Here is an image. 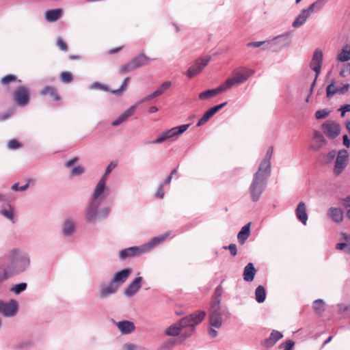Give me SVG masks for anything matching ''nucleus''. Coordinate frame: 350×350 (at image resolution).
Here are the masks:
<instances>
[{"mask_svg": "<svg viewBox=\"0 0 350 350\" xmlns=\"http://www.w3.org/2000/svg\"><path fill=\"white\" fill-rule=\"evenodd\" d=\"M109 174L106 172L97 183L90 199L88 206L85 213V217L88 221L94 222L98 219H106L111 212L109 206H105L99 210L102 202L107 197L106 180Z\"/></svg>", "mask_w": 350, "mask_h": 350, "instance_id": "f257e3e1", "label": "nucleus"}, {"mask_svg": "<svg viewBox=\"0 0 350 350\" xmlns=\"http://www.w3.org/2000/svg\"><path fill=\"white\" fill-rule=\"evenodd\" d=\"M3 259L12 275L25 271L30 264L28 255L16 249L12 250L10 254Z\"/></svg>", "mask_w": 350, "mask_h": 350, "instance_id": "f03ea898", "label": "nucleus"}, {"mask_svg": "<svg viewBox=\"0 0 350 350\" xmlns=\"http://www.w3.org/2000/svg\"><path fill=\"white\" fill-rule=\"evenodd\" d=\"M269 176L270 175H267L265 172L259 170L254 173L249 188V193L252 202H256L260 200L265 190Z\"/></svg>", "mask_w": 350, "mask_h": 350, "instance_id": "7ed1b4c3", "label": "nucleus"}, {"mask_svg": "<svg viewBox=\"0 0 350 350\" xmlns=\"http://www.w3.org/2000/svg\"><path fill=\"white\" fill-rule=\"evenodd\" d=\"M254 73L253 70L245 67L237 68L233 71V77L227 79L224 84L227 90L230 89L234 85H238L245 82Z\"/></svg>", "mask_w": 350, "mask_h": 350, "instance_id": "20e7f679", "label": "nucleus"}, {"mask_svg": "<svg viewBox=\"0 0 350 350\" xmlns=\"http://www.w3.org/2000/svg\"><path fill=\"white\" fill-rule=\"evenodd\" d=\"M153 247V238L145 244L139 246L130 247L124 250H122L119 253V258L121 260H124L129 258L141 256L150 252Z\"/></svg>", "mask_w": 350, "mask_h": 350, "instance_id": "39448f33", "label": "nucleus"}, {"mask_svg": "<svg viewBox=\"0 0 350 350\" xmlns=\"http://www.w3.org/2000/svg\"><path fill=\"white\" fill-rule=\"evenodd\" d=\"M190 125V124H182L163 131L154 139V144H161L167 140L170 142L176 140L180 135L188 129Z\"/></svg>", "mask_w": 350, "mask_h": 350, "instance_id": "423d86ee", "label": "nucleus"}, {"mask_svg": "<svg viewBox=\"0 0 350 350\" xmlns=\"http://www.w3.org/2000/svg\"><path fill=\"white\" fill-rule=\"evenodd\" d=\"M206 312L203 310H196L194 312L184 317L178 321L182 329L195 327L200 324L205 318Z\"/></svg>", "mask_w": 350, "mask_h": 350, "instance_id": "0eeeda50", "label": "nucleus"}, {"mask_svg": "<svg viewBox=\"0 0 350 350\" xmlns=\"http://www.w3.org/2000/svg\"><path fill=\"white\" fill-rule=\"evenodd\" d=\"M148 59L143 54H141L134 58H133L130 62L126 63L122 65L120 68V72L122 74H125L129 72H131L139 67L146 65L148 64Z\"/></svg>", "mask_w": 350, "mask_h": 350, "instance_id": "6e6552de", "label": "nucleus"}, {"mask_svg": "<svg viewBox=\"0 0 350 350\" xmlns=\"http://www.w3.org/2000/svg\"><path fill=\"white\" fill-rule=\"evenodd\" d=\"M211 60V56L198 58L194 64L191 65L186 72V75L189 79L201 73Z\"/></svg>", "mask_w": 350, "mask_h": 350, "instance_id": "1a4fd4ad", "label": "nucleus"}, {"mask_svg": "<svg viewBox=\"0 0 350 350\" xmlns=\"http://www.w3.org/2000/svg\"><path fill=\"white\" fill-rule=\"evenodd\" d=\"M323 62V52L320 49H316L312 55L311 62L310 64V68L316 72V77L313 81L310 87V94L312 92L313 88L316 83V79L321 72Z\"/></svg>", "mask_w": 350, "mask_h": 350, "instance_id": "9d476101", "label": "nucleus"}, {"mask_svg": "<svg viewBox=\"0 0 350 350\" xmlns=\"http://www.w3.org/2000/svg\"><path fill=\"white\" fill-rule=\"evenodd\" d=\"M349 153L346 149L339 150L334 167L335 176L340 175L347 165Z\"/></svg>", "mask_w": 350, "mask_h": 350, "instance_id": "9b49d317", "label": "nucleus"}, {"mask_svg": "<svg viewBox=\"0 0 350 350\" xmlns=\"http://www.w3.org/2000/svg\"><path fill=\"white\" fill-rule=\"evenodd\" d=\"M18 309V302L11 299L8 302L0 301V314L5 317H14L16 314Z\"/></svg>", "mask_w": 350, "mask_h": 350, "instance_id": "f8f14e48", "label": "nucleus"}, {"mask_svg": "<svg viewBox=\"0 0 350 350\" xmlns=\"http://www.w3.org/2000/svg\"><path fill=\"white\" fill-rule=\"evenodd\" d=\"M15 103L19 106H25L29 102V90L26 86L16 88L14 94Z\"/></svg>", "mask_w": 350, "mask_h": 350, "instance_id": "ddd939ff", "label": "nucleus"}, {"mask_svg": "<svg viewBox=\"0 0 350 350\" xmlns=\"http://www.w3.org/2000/svg\"><path fill=\"white\" fill-rule=\"evenodd\" d=\"M152 96H153V94H150L144 100L139 101L135 105H134L131 106V107H129L128 109H126L125 111H124L122 113H121L117 119L113 120L111 122V125L114 126H118L121 123L126 121L135 113V111L136 110V108H137V106L139 104H140L141 103L144 102V101L150 99Z\"/></svg>", "mask_w": 350, "mask_h": 350, "instance_id": "4468645a", "label": "nucleus"}, {"mask_svg": "<svg viewBox=\"0 0 350 350\" xmlns=\"http://www.w3.org/2000/svg\"><path fill=\"white\" fill-rule=\"evenodd\" d=\"M322 129L327 137L332 139L337 137L340 133L339 124L329 121L322 124Z\"/></svg>", "mask_w": 350, "mask_h": 350, "instance_id": "2eb2a0df", "label": "nucleus"}, {"mask_svg": "<svg viewBox=\"0 0 350 350\" xmlns=\"http://www.w3.org/2000/svg\"><path fill=\"white\" fill-rule=\"evenodd\" d=\"M273 154V147L271 146L267 150L265 158L262 159L260 165L258 167V170L265 172L267 175H271V159Z\"/></svg>", "mask_w": 350, "mask_h": 350, "instance_id": "dca6fc26", "label": "nucleus"}, {"mask_svg": "<svg viewBox=\"0 0 350 350\" xmlns=\"http://www.w3.org/2000/svg\"><path fill=\"white\" fill-rule=\"evenodd\" d=\"M227 89L225 87L224 84L222 83L216 88L214 89H209L207 90H205L204 92H202L199 94L198 98L201 100H204L206 99H209L211 98H213L218 95L219 94L226 91Z\"/></svg>", "mask_w": 350, "mask_h": 350, "instance_id": "f3484780", "label": "nucleus"}, {"mask_svg": "<svg viewBox=\"0 0 350 350\" xmlns=\"http://www.w3.org/2000/svg\"><path fill=\"white\" fill-rule=\"evenodd\" d=\"M221 308H211L209 314V324L211 327L215 328L221 327L222 325V317L221 314Z\"/></svg>", "mask_w": 350, "mask_h": 350, "instance_id": "a211bd4d", "label": "nucleus"}, {"mask_svg": "<svg viewBox=\"0 0 350 350\" xmlns=\"http://www.w3.org/2000/svg\"><path fill=\"white\" fill-rule=\"evenodd\" d=\"M282 338L283 334L280 332L273 330L271 332L269 336L262 342V345L266 348H271L273 347L275 344Z\"/></svg>", "mask_w": 350, "mask_h": 350, "instance_id": "6ab92c4d", "label": "nucleus"}, {"mask_svg": "<svg viewBox=\"0 0 350 350\" xmlns=\"http://www.w3.org/2000/svg\"><path fill=\"white\" fill-rule=\"evenodd\" d=\"M131 272L132 269L130 268L124 269L116 273L111 280L119 287L126 281Z\"/></svg>", "mask_w": 350, "mask_h": 350, "instance_id": "aec40b11", "label": "nucleus"}, {"mask_svg": "<svg viewBox=\"0 0 350 350\" xmlns=\"http://www.w3.org/2000/svg\"><path fill=\"white\" fill-rule=\"evenodd\" d=\"M222 282L223 281H221V284L215 288L214 293L212 295L211 304V308H221L220 303L223 293V288L221 286Z\"/></svg>", "mask_w": 350, "mask_h": 350, "instance_id": "412c9836", "label": "nucleus"}, {"mask_svg": "<svg viewBox=\"0 0 350 350\" xmlns=\"http://www.w3.org/2000/svg\"><path fill=\"white\" fill-rule=\"evenodd\" d=\"M313 139L314 142L311 144L310 149L314 151L319 150L326 144V140L320 131H314Z\"/></svg>", "mask_w": 350, "mask_h": 350, "instance_id": "4be33fe9", "label": "nucleus"}, {"mask_svg": "<svg viewBox=\"0 0 350 350\" xmlns=\"http://www.w3.org/2000/svg\"><path fill=\"white\" fill-rule=\"evenodd\" d=\"M327 216L335 223H341L343 220V211L340 208L330 207L327 211Z\"/></svg>", "mask_w": 350, "mask_h": 350, "instance_id": "5701e85b", "label": "nucleus"}, {"mask_svg": "<svg viewBox=\"0 0 350 350\" xmlns=\"http://www.w3.org/2000/svg\"><path fill=\"white\" fill-rule=\"evenodd\" d=\"M141 277H137L132 282H131L129 286L126 288L124 291V294L127 297H131L134 295L140 288L141 287Z\"/></svg>", "mask_w": 350, "mask_h": 350, "instance_id": "b1692460", "label": "nucleus"}, {"mask_svg": "<svg viewBox=\"0 0 350 350\" xmlns=\"http://www.w3.org/2000/svg\"><path fill=\"white\" fill-rule=\"evenodd\" d=\"M295 214L297 219L301 221L304 225L306 224L308 215L306 213V204L304 202H300L295 210Z\"/></svg>", "mask_w": 350, "mask_h": 350, "instance_id": "393cba45", "label": "nucleus"}, {"mask_svg": "<svg viewBox=\"0 0 350 350\" xmlns=\"http://www.w3.org/2000/svg\"><path fill=\"white\" fill-rule=\"evenodd\" d=\"M256 273V269H255L253 263L249 262L243 269V280L246 282H252L254 279L255 275Z\"/></svg>", "mask_w": 350, "mask_h": 350, "instance_id": "a878e982", "label": "nucleus"}, {"mask_svg": "<svg viewBox=\"0 0 350 350\" xmlns=\"http://www.w3.org/2000/svg\"><path fill=\"white\" fill-rule=\"evenodd\" d=\"M62 9L49 10L45 13V19L49 23H53L58 21L62 16Z\"/></svg>", "mask_w": 350, "mask_h": 350, "instance_id": "bb28decb", "label": "nucleus"}, {"mask_svg": "<svg viewBox=\"0 0 350 350\" xmlns=\"http://www.w3.org/2000/svg\"><path fill=\"white\" fill-rule=\"evenodd\" d=\"M118 286L112 280L109 284L100 289V295L102 298H105L110 295L117 292Z\"/></svg>", "mask_w": 350, "mask_h": 350, "instance_id": "cd10ccee", "label": "nucleus"}, {"mask_svg": "<svg viewBox=\"0 0 350 350\" xmlns=\"http://www.w3.org/2000/svg\"><path fill=\"white\" fill-rule=\"evenodd\" d=\"M120 331L124 334L131 333L135 329V325L129 321H122L116 323Z\"/></svg>", "mask_w": 350, "mask_h": 350, "instance_id": "c85d7f7f", "label": "nucleus"}, {"mask_svg": "<svg viewBox=\"0 0 350 350\" xmlns=\"http://www.w3.org/2000/svg\"><path fill=\"white\" fill-rule=\"evenodd\" d=\"M75 230V222L73 219L68 218L62 224V232L64 236H70Z\"/></svg>", "mask_w": 350, "mask_h": 350, "instance_id": "c756f323", "label": "nucleus"}, {"mask_svg": "<svg viewBox=\"0 0 350 350\" xmlns=\"http://www.w3.org/2000/svg\"><path fill=\"white\" fill-rule=\"evenodd\" d=\"M12 273L8 270V267L3 260V259L0 260V283L5 281L8 278L12 276Z\"/></svg>", "mask_w": 350, "mask_h": 350, "instance_id": "7c9ffc66", "label": "nucleus"}, {"mask_svg": "<svg viewBox=\"0 0 350 350\" xmlns=\"http://www.w3.org/2000/svg\"><path fill=\"white\" fill-rule=\"evenodd\" d=\"M309 16H310L309 14H308V12L306 10H302L300 14L295 18L292 24V26L295 28L301 27L305 23Z\"/></svg>", "mask_w": 350, "mask_h": 350, "instance_id": "2f4dec72", "label": "nucleus"}, {"mask_svg": "<svg viewBox=\"0 0 350 350\" xmlns=\"http://www.w3.org/2000/svg\"><path fill=\"white\" fill-rule=\"evenodd\" d=\"M250 234V224L245 225L239 231L237 235L238 240L241 244H243Z\"/></svg>", "mask_w": 350, "mask_h": 350, "instance_id": "473e14b6", "label": "nucleus"}, {"mask_svg": "<svg viewBox=\"0 0 350 350\" xmlns=\"http://www.w3.org/2000/svg\"><path fill=\"white\" fill-rule=\"evenodd\" d=\"M42 96L50 95L55 101H59L60 98L55 88L52 86H46L40 92Z\"/></svg>", "mask_w": 350, "mask_h": 350, "instance_id": "72a5a7b5", "label": "nucleus"}, {"mask_svg": "<svg viewBox=\"0 0 350 350\" xmlns=\"http://www.w3.org/2000/svg\"><path fill=\"white\" fill-rule=\"evenodd\" d=\"M291 33L286 32L284 34L278 36L273 39V41L278 42L280 44L281 47H285L290 44L291 39H290Z\"/></svg>", "mask_w": 350, "mask_h": 350, "instance_id": "f704fd0d", "label": "nucleus"}, {"mask_svg": "<svg viewBox=\"0 0 350 350\" xmlns=\"http://www.w3.org/2000/svg\"><path fill=\"white\" fill-rule=\"evenodd\" d=\"M183 329L180 326L178 322H176L175 323H173L170 327H168L165 331V333L167 336H177L180 334V332Z\"/></svg>", "mask_w": 350, "mask_h": 350, "instance_id": "c9c22d12", "label": "nucleus"}, {"mask_svg": "<svg viewBox=\"0 0 350 350\" xmlns=\"http://www.w3.org/2000/svg\"><path fill=\"white\" fill-rule=\"evenodd\" d=\"M255 299L256 301L261 304L265 301L266 299V290L262 285H259L255 291Z\"/></svg>", "mask_w": 350, "mask_h": 350, "instance_id": "e433bc0d", "label": "nucleus"}, {"mask_svg": "<svg viewBox=\"0 0 350 350\" xmlns=\"http://www.w3.org/2000/svg\"><path fill=\"white\" fill-rule=\"evenodd\" d=\"M217 112L213 110L211 107L208 109L202 116V117L199 120V121L196 124V126H201L206 124L208 120L213 116Z\"/></svg>", "mask_w": 350, "mask_h": 350, "instance_id": "4c0bfd02", "label": "nucleus"}, {"mask_svg": "<svg viewBox=\"0 0 350 350\" xmlns=\"http://www.w3.org/2000/svg\"><path fill=\"white\" fill-rule=\"evenodd\" d=\"M342 235L345 242L338 243L336 246V248L339 250H342L345 248H347V253L350 254V235L345 233H343Z\"/></svg>", "mask_w": 350, "mask_h": 350, "instance_id": "58836bf2", "label": "nucleus"}, {"mask_svg": "<svg viewBox=\"0 0 350 350\" xmlns=\"http://www.w3.org/2000/svg\"><path fill=\"white\" fill-rule=\"evenodd\" d=\"M312 308L314 312L321 315L325 311V302L321 299H318L314 301Z\"/></svg>", "mask_w": 350, "mask_h": 350, "instance_id": "ea45409f", "label": "nucleus"}, {"mask_svg": "<svg viewBox=\"0 0 350 350\" xmlns=\"http://www.w3.org/2000/svg\"><path fill=\"white\" fill-rule=\"evenodd\" d=\"M178 338H169L166 341H165L160 347L161 349L164 350H172L175 345L179 343Z\"/></svg>", "mask_w": 350, "mask_h": 350, "instance_id": "a19ab883", "label": "nucleus"}, {"mask_svg": "<svg viewBox=\"0 0 350 350\" xmlns=\"http://www.w3.org/2000/svg\"><path fill=\"white\" fill-rule=\"evenodd\" d=\"M336 150H332L329 151L327 154H321L319 155V159H321V162L322 163L328 164L330 163L336 157Z\"/></svg>", "mask_w": 350, "mask_h": 350, "instance_id": "79ce46f5", "label": "nucleus"}, {"mask_svg": "<svg viewBox=\"0 0 350 350\" xmlns=\"http://www.w3.org/2000/svg\"><path fill=\"white\" fill-rule=\"evenodd\" d=\"M172 83L170 81L163 82L156 90H154V97L161 95L165 90L169 89Z\"/></svg>", "mask_w": 350, "mask_h": 350, "instance_id": "37998d69", "label": "nucleus"}, {"mask_svg": "<svg viewBox=\"0 0 350 350\" xmlns=\"http://www.w3.org/2000/svg\"><path fill=\"white\" fill-rule=\"evenodd\" d=\"M186 329L183 332H180V336L179 337V343H182L185 339L191 336L195 331V327L185 328Z\"/></svg>", "mask_w": 350, "mask_h": 350, "instance_id": "c03bdc74", "label": "nucleus"}, {"mask_svg": "<svg viewBox=\"0 0 350 350\" xmlns=\"http://www.w3.org/2000/svg\"><path fill=\"white\" fill-rule=\"evenodd\" d=\"M337 59L340 62H345L350 59V49L348 51L343 49L337 57Z\"/></svg>", "mask_w": 350, "mask_h": 350, "instance_id": "a18cd8bd", "label": "nucleus"}, {"mask_svg": "<svg viewBox=\"0 0 350 350\" xmlns=\"http://www.w3.org/2000/svg\"><path fill=\"white\" fill-rule=\"evenodd\" d=\"M27 284L25 282H21L18 284L13 286L10 291L14 293L16 295L20 294L21 292L24 291L27 288Z\"/></svg>", "mask_w": 350, "mask_h": 350, "instance_id": "49530a36", "label": "nucleus"}, {"mask_svg": "<svg viewBox=\"0 0 350 350\" xmlns=\"http://www.w3.org/2000/svg\"><path fill=\"white\" fill-rule=\"evenodd\" d=\"M337 88L334 86V81H333L329 84L326 88V97L328 98H332L335 94H337Z\"/></svg>", "mask_w": 350, "mask_h": 350, "instance_id": "de8ad7c7", "label": "nucleus"}, {"mask_svg": "<svg viewBox=\"0 0 350 350\" xmlns=\"http://www.w3.org/2000/svg\"><path fill=\"white\" fill-rule=\"evenodd\" d=\"M1 213L10 220L12 221L14 219L13 209L10 206L1 210Z\"/></svg>", "mask_w": 350, "mask_h": 350, "instance_id": "09e8293b", "label": "nucleus"}, {"mask_svg": "<svg viewBox=\"0 0 350 350\" xmlns=\"http://www.w3.org/2000/svg\"><path fill=\"white\" fill-rule=\"evenodd\" d=\"M129 81H130V78L129 77L125 78L124 79V81L122 82V84L120 86V88L119 89H118V90H112L111 92L113 94H120L121 93H122L126 89V87H127V85H128V83H129Z\"/></svg>", "mask_w": 350, "mask_h": 350, "instance_id": "8fccbe9b", "label": "nucleus"}, {"mask_svg": "<svg viewBox=\"0 0 350 350\" xmlns=\"http://www.w3.org/2000/svg\"><path fill=\"white\" fill-rule=\"evenodd\" d=\"M329 114V111L327 109H319L315 113V118L317 119H324Z\"/></svg>", "mask_w": 350, "mask_h": 350, "instance_id": "3c124183", "label": "nucleus"}, {"mask_svg": "<svg viewBox=\"0 0 350 350\" xmlns=\"http://www.w3.org/2000/svg\"><path fill=\"white\" fill-rule=\"evenodd\" d=\"M170 234L171 232L168 231L161 235L154 237V245H158L165 241L167 238L170 235Z\"/></svg>", "mask_w": 350, "mask_h": 350, "instance_id": "603ef678", "label": "nucleus"}, {"mask_svg": "<svg viewBox=\"0 0 350 350\" xmlns=\"http://www.w3.org/2000/svg\"><path fill=\"white\" fill-rule=\"evenodd\" d=\"M62 82L68 83L72 80V75L70 72H63L60 76Z\"/></svg>", "mask_w": 350, "mask_h": 350, "instance_id": "864d4df0", "label": "nucleus"}, {"mask_svg": "<svg viewBox=\"0 0 350 350\" xmlns=\"http://www.w3.org/2000/svg\"><path fill=\"white\" fill-rule=\"evenodd\" d=\"M16 80V77L14 75H8L3 77L1 80V83L3 85H7L12 81Z\"/></svg>", "mask_w": 350, "mask_h": 350, "instance_id": "5fc2aeb1", "label": "nucleus"}, {"mask_svg": "<svg viewBox=\"0 0 350 350\" xmlns=\"http://www.w3.org/2000/svg\"><path fill=\"white\" fill-rule=\"evenodd\" d=\"M90 89H99L107 92L110 91L109 88L107 85L101 84L98 82L93 83L90 85Z\"/></svg>", "mask_w": 350, "mask_h": 350, "instance_id": "6e6d98bb", "label": "nucleus"}, {"mask_svg": "<svg viewBox=\"0 0 350 350\" xmlns=\"http://www.w3.org/2000/svg\"><path fill=\"white\" fill-rule=\"evenodd\" d=\"M295 345V342L293 340H288L285 342L282 343L280 345V348L284 347V350H291Z\"/></svg>", "mask_w": 350, "mask_h": 350, "instance_id": "4d7b16f0", "label": "nucleus"}, {"mask_svg": "<svg viewBox=\"0 0 350 350\" xmlns=\"http://www.w3.org/2000/svg\"><path fill=\"white\" fill-rule=\"evenodd\" d=\"M8 146L10 149H17L21 148L22 145L16 139H12L8 142Z\"/></svg>", "mask_w": 350, "mask_h": 350, "instance_id": "13d9d810", "label": "nucleus"}, {"mask_svg": "<svg viewBox=\"0 0 350 350\" xmlns=\"http://www.w3.org/2000/svg\"><path fill=\"white\" fill-rule=\"evenodd\" d=\"M84 172V169L81 166L75 167L70 172L72 176H79Z\"/></svg>", "mask_w": 350, "mask_h": 350, "instance_id": "bf43d9fd", "label": "nucleus"}, {"mask_svg": "<svg viewBox=\"0 0 350 350\" xmlns=\"http://www.w3.org/2000/svg\"><path fill=\"white\" fill-rule=\"evenodd\" d=\"M57 45L62 51H66L68 50L66 43L61 38H58L57 41Z\"/></svg>", "mask_w": 350, "mask_h": 350, "instance_id": "052dcab7", "label": "nucleus"}, {"mask_svg": "<svg viewBox=\"0 0 350 350\" xmlns=\"http://www.w3.org/2000/svg\"><path fill=\"white\" fill-rule=\"evenodd\" d=\"M163 184H161L159 186L158 189L157 190L156 193H154V196L156 198L162 199L164 196V190H163Z\"/></svg>", "mask_w": 350, "mask_h": 350, "instance_id": "680f3d73", "label": "nucleus"}, {"mask_svg": "<svg viewBox=\"0 0 350 350\" xmlns=\"http://www.w3.org/2000/svg\"><path fill=\"white\" fill-rule=\"evenodd\" d=\"M265 43L269 44V41L267 40V41H261V42H248L247 44V46H250V47L257 48V47H260V46H262Z\"/></svg>", "mask_w": 350, "mask_h": 350, "instance_id": "e2e57ef3", "label": "nucleus"}, {"mask_svg": "<svg viewBox=\"0 0 350 350\" xmlns=\"http://www.w3.org/2000/svg\"><path fill=\"white\" fill-rule=\"evenodd\" d=\"M227 248L230 250V254L232 256H234L237 255V248L236 244L231 243L228 247H226V246L224 247V249H227Z\"/></svg>", "mask_w": 350, "mask_h": 350, "instance_id": "0e129e2a", "label": "nucleus"}, {"mask_svg": "<svg viewBox=\"0 0 350 350\" xmlns=\"http://www.w3.org/2000/svg\"><path fill=\"white\" fill-rule=\"evenodd\" d=\"M29 187V184L27 183L23 186H19V184L18 183H16L14 185H12V189L14 191H25Z\"/></svg>", "mask_w": 350, "mask_h": 350, "instance_id": "69168bd1", "label": "nucleus"}, {"mask_svg": "<svg viewBox=\"0 0 350 350\" xmlns=\"http://www.w3.org/2000/svg\"><path fill=\"white\" fill-rule=\"evenodd\" d=\"M339 111H341V117H344L345 113L350 111V104H345L341 106Z\"/></svg>", "mask_w": 350, "mask_h": 350, "instance_id": "338daca9", "label": "nucleus"}, {"mask_svg": "<svg viewBox=\"0 0 350 350\" xmlns=\"http://www.w3.org/2000/svg\"><path fill=\"white\" fill-rule=\"evenodd\" d=\"M349 84L345 83L343 85L342 87L336 89L337 93L340 94H343L349 90Z\"/></svg>", "mask_w": 350, "mask_h": 350, "instance_id": "774afa93", "label": "nucleus"}]
</instances>
